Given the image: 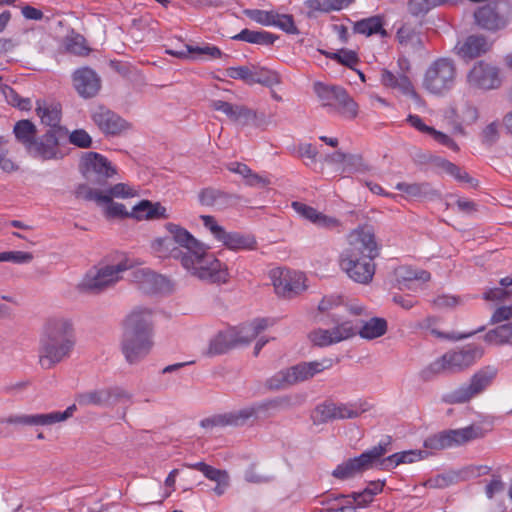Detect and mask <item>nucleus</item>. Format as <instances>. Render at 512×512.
<instances>
[{"instance_id": "nucleus-1", "label": "nucleus", "mask_w": 512, "mask_h": 512, "mask_svg": "<svg viewBox=\"0 0 512 512\" xmlns=\"http://www.w3.org/2000/svg\"><path fill=\"white\" fill-rule=\"evenodd\" d=\"M379 250L373 228L359 227L348 237V247L340 255V267L355 282L367 284L375 274L373 260L379 256Z\"/></svg>"}, {"instance_id": "nucleus-2", "label": "nucleus", "mask_w": 512, "mask_h": 512, "mask_svg": "<svg viewBox=\"0 0 512 512\" xmlns=\"http://www.w3.org/2000/svg\"><path fill=\"white\" fill-rule=\"evenodd\" d=\"M75 345L76 333L70 319H47L39 339V364L47 370L53 368L71 356Z\"/></svg>"}, {"instance_id": "nucleus-3", "label": "nucleus", "mask_w": 512, "mask_h": 512, "mask_svg": "<svg viewBox=\"0 0 512 512\" xmlns=\"http://www.w3.org/2000/svg\"><path fill=\"white\" fill-rule=\"evenodd\" d=\"M152 311L135 308L123 322L121 350L129 364L143 360L153 347Z\"/></svg>"}, {"instance_id": "nucleus-4", "label": "nucleus", "mask_w": 512, "mask_h": 512, "mask_svg": "<svg viewBox=\"0 0 512 512\" xmlns=\"http://www.w3.org/2000/svg\"><path fill=\"white\" fill-rule=\"evenodd\" d=\"M291 399L288 396H279L273 399L256 402L251 406L240 410H235L223 414H216L201 420L200 425L203 428L239 427L245 425L251 419H265L273 415V411L289 408Z\"/></svg>"}, {"instance_id": "nucleus-5", "label": "nucleus", "mask_w": 512, "mask_h": 512, "mask_svg": "<svg viewBox=\"0 0 512 512\" xmlns=\"http://www.w3.org/2000/svg\"><path fill=\"white\" fill-rule=\"evenodd\" d=\"M209 247L201 245L193 253L186 252L182 256V266L200 280L213 284L226 283L229 279L228 268L214 254L208 252Z\"/></svg>"}, {"instance_id": "nucleus-6", "label": "nucleus", "mask_w": 512, "mask_h": 512, "mask_svg": "<svg viewBox=\"0 0 512 512\" xmlns=\"http://www.w3.org/2000/svg\"><path fill=\"white\" fill-rule=\"evenodd\" d=\"M482 354V349L474 344L466 345L459 350L449 351L424 368L420 376L424 381H431L441 373L460 372L471 366Z\"/></svg>"}, {"instance_id": "nucleus-7", "label": "nucleus", "mask_w": 512, "mask_h": 512, "mask_svg": "<svg viewBox=\"0 0 512 512\" xmlns=\"http://www.w3.org/2000/svg\"><path fill=\"white\" fill-rule=\"evenodd\" d=\"M332 359H323L321 361L300 362L294 366L282 369L267 379L266 387L269 390H282L293 386L299 382L311 379L316 374L331 368Z\"/></svg>"}, {"instance_id": "nucleus-8", "label": "nucleus", "mask_w": 512, "mask_h": 512, "mask_svg": "<svg viewBox=\"0 0 512 512\" xmlns=\"http://www.w3.org/2000/svg\"><path fill=\"white\" fill-rule=\"evenodd\" d=\"M392 450V438L386 436L378 445L363 452L357 457L350 458L342 464L338 465L332 475L340 480H346L354 477L358 473H362L371 469L378 463L380 458Z\"/></svg>"}, {"instance_id": "nucleus-9", "label": "nucleus", "mask_w": 512, "mask_h": 512, "mask_svg": "<svg viewBox=\"0 0 512 512\" xmlns=\"http://www.w3.org/2000/svg\"><path fill=\"white\" fill-rule=\"evenodd\" d=\"M314 91L329 112L338 113L344 118L354 119L358 114L357 103L349 96L345 88L317 82Z\"/></svg>"}, {"instance_id": "nucleus-10", "label": "nucleus", "mask_w": 512, "mask_h": 512, "mask_svg": "<svg viewBox=\"0 0 512 512\" xmlns=\"http://www.w3.org/2000/svg\"><path fill=\"white\" fill-rule=\"evenodd\" d=\"M477 26L489 32L505 29L512 21V2L495 0L477 8L474 12Z\"/></svg>"}, {"instance_id": "nucleus-11", "label": "nucleus", "mask_w": 512, "mask_h": 512, "mask_svg": "<svg viewBox=\"0 0 512 512\" xmlns=\"http://www.w3.org/2000/svg\"><path fill=\"white\" fill-rule=\"evenodd\" d=\"M483 436V429L479 425H470L460 429H447L428 436L424 440L423 447L430 455L433 451L460 446Z\"/></svg>"}, {"instance_id": "nucleus-12", "label": "nucleus", "mask_w": 512, "mask_h": 512, "mask_svg": "<svg viewBox=\"0 0 512 512\" xmlns=\"http://www.w3.org/2000/svg\"><path fill=\"white\" fill-rule=\"evenodd\" d=\"M456 74L457 70L453 60L439 58L427 69L423 87L432 94L442 95L453 88Z\"/></svg>"}, {"instance_id": "nucleus-13", "label": "nucleus", "mask_w": 512, "mask_h": 512, "mask_svg": "<svg viewBox=\"0 0 512 512\" xmlns=\"http://www.w3.org/2000/svg\"><path fill=\"white\" fill-rule=\"evenodd\" d=\"M79 166L84 178L92 185L103 186L116 174L111 162L97 152L84 153Z\"/></svg>"}, {"instance_id": "nucleus-14", "label": "nucleus", "mask_w": 512, "mask_h": 512, "mask_svg": "<svg viewBox=\"0 0 512 512\" xmlns=\"http://www.w3.org/2000/svg\"><path fill=\"white\" fill-rule=\"evenodd\" d=\"M132 268L131 262L126 259L117 265H108L99 269L95 273H87L78 288L82 292L93 294L100 293L106 287L118 281L119 273Z\"/></svg>"}, {"instance_id": "nucleus-15", "label": "nucleus", "mask_w": 512, "mask_h": 512, "mask_svg": "<svg viewBox=\"0 0 512 512\" xmlns=\"http://www.w3.org/2000/svg\"><path fill=\"white\" fill-rule=\"evenodd\" d=\"M496 376V370L492 367H485L477 371L467 385H463L446 396V401L452 404L465 403L474 396L482 393L492 384Z\"/></svg>"}, {"instance_id": "nucleus-16", "label": "nucleus", "mask_w": 512, "mask_h": 512, "mask_svg": "<svg viewBox=\"0 0 512 512\" xmlns=\"http://www.w3.org/2000/svg\"><path fill=\"white\" fill-rule=\"evenodd\" d=\"M467 82L471 87L480 90L498 89L502 84L500 69L492 63L479 60L468 72Z\"/></svg>"}, {"instance_id": "nucleus-17", "label": "nucleus", "mask_w": 512, "mask_h": 512, "mask_svg": "<svg viewBox=\"0 0 512 512\" xmlns=\"http://www.w3.org/2000/svg\"><path fill=\"white\" fill-rule=\"evenodd\" d=\"M332 322L336 324L332 329H316L310 333L311 341L320 347L329 346L356 335L357 327L351 321H340L336 315H332Z\"/></svg>"}, {"instance_id": "nucleus-18", "label": "nucleus", "mask_w": 512, "mask_h": 512, "mask_svg": "<svg viewBox=\"0 0 512 512\" xmlns=\"http://www.w3.org/2000/svg\"><path fill=\"white\" fill-rule=\"evenodd\" d=\"M275 291L285 298H293L306 290L305 275L302 272L289 269L272 271Z\"/></svg>"}, {"instance_id": "nucleus-19", "label": "nucleus", "mask_w": 512, "mask_h": 512, "mask_svg": "<svg viewBox=\"0 0 512 512\" xmlns=\"http://www.w3.org/2000/svg\"><path fill=\"white\" fill-rule=\"evenodd\" d=\"M68 136L67 129H48L41 137L37 138L30 155L42 160L62 158L59 150L61 140Z\"/></svg>"}, {"instance_id": "nucleus-20", "label": "nucleus", "mask_w": 512, "mask_h": 512, "mask_svg": "<svg viewBox=\"0 0 512 512\" xmlns=\"http://www.w3.org/2000/svg\"><path fill=\"white\" fill-rule=\"evenodd\" d=\"M502 321L508 322L497 326L485 334L484 340L487 343L494 345H512V305L499 307L493 313L491 317L492 323H500Z\"/></svg>"}, {"instance_id": "nucleus-21", "label": "nucleus", "mask_w": 512, "mask_h": 512, "mask_svg": "<svg viewBox=\"0 0 512 512\" xmlns=\"http://www.w3.org/2000/svg\"><path fill=\"white\" fill-rule=\"evenodd\" d=\"M76 410V404H72L63 412L54 411L47 414L10 415L9 417L3 419L2 422L23 426H47L69 419L73 416Z\"/></svg>"}, {"instance_id": "nucleus-22", "label": "nucleus", "mask_w": 512, "mask_h": 512, "mask_svg": "<svg viewBox=\"0 0 512 512\" xmlns=\"http://www.w3.org/2000/svg\"><path fill=\"white\" fill-rule=\"evenodd\" d=\"M77 198H82L87 201L111 202L113 197L128 198L134 196L133 189L124 183H117L110 187L106 192L93 189L86 184H80L75 191Z\"/></svg>"}, {"instance_id": "nucleus-23", "label": "nucleus", "mask_w": 512, "mask_h": 512, "mask_svg": "<svg viewBox=\"0 0 512 512\" xmlns=\"http://www.w3.org/2000/svg\"><path fill=\"white\" fill-rule=\"evenodd\" d=\"M91 118L94 124L106 135H118L128 128V123L112 110L104 107H96Z\"/></svg>"}, {"instance_id": "nucleus-24", "label": "nucleus", "mask_w": 512, "mask_h": 512, "mask_svg": "<svg viewBox=\"0 0 512 512\" xmlns=\"http://www.w3.org/2000/svg\"><path fill=\"white\" fill-rule=\"evenodd\" d=\"M72 78L75 90L85 99L95 97L101 88L100 77L89 67L77 69Z\"/></svg>"}, {"instance_id": "nucleus-25", "label": "nucleus", "mask_w": 512, "mask_h": 512, "mask_svg": "<svg viewBox=\"0 0 512 512\" xmlns=\"http://www.w3.org/2000/svg\"><path fill=\"white\" fill-rule=\"evenodd\" d=\"M491 45L483 35H470L460 40L454 47L455 53L463 60L468 61L488 52Z\"/></svg>"}, {"instance_id": "nucleus-26", "label": "nucleus", "mask_w": 512, "mask_h": 512, "mask_svg": "<svg viewBox=\"0 0 512 512\" xmlns=\"http://www.w3.org/2000/svg\"><path fill=\"white\" fill-rule=\"evenodd\" d=\"M130 278L138 284L139 290L147 294L161 291L167 283L165 277L149 268H136L131 271Z\"/></svg>"}, {"instance_id": "nucleus-27", "label": "nucleus", "mask_w": 512, "mask_h": 512, "mask_svg": "<svg viewBox=\"0 0 512 512\" xmlns=\"http://www.w3.org/2000/svg\"><path fill=\"white\" fill-rule=\"evenodd\" d=\"M292 207L298 214L311 221L318 227L334 230L341 226V223L337 218L327 216L304 203L295 201L292 203Z\"/></svg>"}, {"instance_id": "nucleus-28", "label": "nucleus", "mask_w": 512, "mask_h": 512, "mask_svg": "<svg viewBox=\"0 0 512 512\" xmlns=\"http://www.w3.org/2000/svg\"><path fill=\"white\" fill-rule=\"evenodd\" d=\"M429 456L426 450H408L394 453L386 458H380L378 464L382 470H391L400 464H409Z\"/></svg>"}, {"instance_id": "nucleus-29", "label": "nucleus", "mask_w": 512, "mask_h": 512, "mask_svg": "<svg viewBox=\"0 0 512 512\" xmlns=\"http://www.w3.org/2000/svg\"><path fill=\"white\" fill-rule=\"evenodd\" d=\"M13 133L17 142L23 145L27 153L30 154L37 140L35 124L28 119L19 120L14 125Z\"/></svg>"}, {"instance_id": "nucleus-30", "label": "nucleus", "mask_w": 512, "mask_h": 512, "mask_svg": "<svg viewBox=\"0 0 512 512\" xmlns=\"http://www.w3.org/2000/svg\"><path fill=\"white\" fill-rule=\"evenodd\" d=\"M165 227L168 233L173 237L175 243L185 249L184 252H189V254H191L196 249H201V245L203 243L198 241L185 228L174 223H167Z\"/></svg>"}, {"instance_id": "nucleus-31", "label": "nucleus", "mask_w": 512, "mask_h": 512, "mask_svg": "<svg viewBox=\"0 0 512 512\" xmlns=\"http://www.w3.org/2000/svg\"><path fill=\"white\" fill-rule=\"evenodd\" d=\"M357 327L356 334L361 338L372 340L383 336L387 332V321L384 318L373 317L368 321H360L355 324Z\"/></svg>"}, {"instance_id": "nucleus-32", "label": "nucleus", "mask_w": 512, "mask_h": 512, "mask_svg": "<svg viewBox=\"0 0 512 512\" xmlns=\"http://www.w3.org/2000/svg\"><path fill=\"white\" fill-rule=\"evenodd\" d=\"M166 208L163 207L160 203L153 204L149 200H142L137 205H135L130 212L131 218H135L137 220L141 219H159V218H167Z\"/></svg>"}, {"instance_id": "nucleus-33", "label": "nucleus", "mask_w": 512, "mask_h": 512, "mask_svg": "<svg viewBox=\"0 0 512 512\" xmlns=\"http://www.w3.org/2000/svg\"><path fill=\"white\" fill-rule=\"evenodd\" d=\"M233 199V195L214 188H205L199 193V201L202 205L217 209L226 208L233 202Z\"/></svg>"}, {"instance_id": "nucleus-34", "label": "nucleus", "mask_w": 512, "mask_h": 512, "mask_svg": "<svg viewBox=\"0 0 512 512\" xmlns=\"http://www.w3.org/2000/svg\"><path fill=\"white\" fill-rule=\"evenodd\" d=\"M220 242L231 250H253L257 245L254 236L240 232H225Z\"/></svg>"}, {"instance_id": "nucleus-35", "label": "nucleus", "mask_w": 512, "mask_h": 512, "mask_svg": "<svg viewBox=\"0 0 512 512\" xmlns=\"http://www.w3.org/2000/svg\"><path fill=\"white\" fill-rule=\"evenodd\" d=\"M152 249L160 258L179 259L181 263L182 256L186 253L183 249L176 246V243L170 234L153 241Z\"/></svg>"}, {"instance_id": "nucleus-36", "label": "nucleus", "mask_w": 512, "mask_h": 512, "mask_svg": "<svg viewBox=\"0 0 512 512\" xmlns=\"http://www.w3.org/2000/svg\"><path fill=\"white\" fill-rule=\"evenodd\" d=\"M278 38V35L268 31H255L247 28L232 37L233 40L265 46H272Z\"/></svg>"}, {"instance_id": "nucleus-37", "label": "nucleus", "mask_w": 512, "mask_h": 512, "mask_svg": "<svg viewBox=\"0 0 512 512\" xmlns=\"http://www.w3.org/2000/svg\"><path fill=\"white\" fill-rule=\"evenodd\" d=\"M36 114L43 124L49 126V129H66L60 125L61 106L59 104L41 105L40 101H37Z\"/></svg>"}, {"instance_id": "nucleus-38", "label": "nucleus", "mask_w": 512, "mask_h": 512, "mask_svg": "<svg viewBox=\"0 0 512 512\" xmlns=\"http://www.w3.org/2000/svg\"><path fill=\"white\" fill-rule=\"evenodd\" d=\"M353 32L366 36L379 34L381 37H386L388 35L387 31L383 28V18L379 15L371 16L355 22L353 25Z\"/></svg>"}, {"instance_id": "nucleus-39", "label": "nucleus", "mask_w": 512, "mask_h": 512, "mask_svg": "<svg viewBox=\"0 0 512 512\" xmlns=\"http://www.w3.org/2000/svg\"><path fill=\"white\" fill-rule=\"evenodd\" d=\"M396 189L405 193L408 197L417 198V199H433L436 196H439L436 190L432 188V186L427 183H398Z\"/></svg>"}, {"instance_id": "nucleus-40", "label": "nucleus", "mask_w": 512, "mask_h": 512, "mask_svg": "<svg viewBox=\"0 0 512 512\" xmlns=\"http://www.w3.org/2000/svg\"><path fill=\"white\" fill-rule=\"evenodd\" d=\"M230 121L242 126H260L264 122V114H261L259 117L255 110L245 105L235 104Z\"/></svg>"}, {"instance_id": "nucleus-41", "label": "nucleus", "mask_w": 512, "mask_h": 512, "mask_svg": "<svg viewBox=\"0 0 512 512\" xmlns=\"http://www.w3.org/2000/svg\"><path fill=\"white\" fill-rule=\"evenodd\" d=\"M236 335L230 330L226 332H219L213 339H211L208 348V354L221 355L228 350L237 346Z\"/></svg>"}, {"instance_id": "nucleus-42", "label": "nucleus", "mask_w": 512, "mask_h": 512, "mask_svg": "<svg viewBox=\"0 0 512 512\" xmlns=\"http://www.w3.org/2000/svg\"><path fill=\"white\" fill-rule=\"evenodd\" d=\"M381 83L386 87L398 89L404 94L414 93L409 77L404 74L396 76L391 71L383 69L381 72Z\"/></svg>"}, {"instance_id": "nucleus-43", "label": "nucleus", "mask_w": 512, "mask_h": 512, "mask_svg": "<svg viewBox=\"0 0 512 512\" xmlns=\"http://www.w3.org/2000/svg\"><path fill=\"white\" fill-rule=\"evenodd\" d=\"M108 396L106 388H103L79 393L76 395L75 400L80 406L109 407Z\"/></svg>"}, {"instance_id": "nucleus-44", "label": "nucleus", "mask_w": 512, "mask_h": 512, "mask_svg": "<svg viewBox=\"0 0 512 512\" xmlns=\"http://www.w3.org/2000/svg\"><path fill=\"white\" fill-rule=\"evenodd\" d=\"M311 419L315 425H320L336 420V402L326 400L318 404L311 413Z\"/></svg>"}, {"instance_id": "nucleus-45", "label": "nucleus", "mask_w": 512, "mask_h": 512, "mask_svg": "<svg viewBox=\"0 0 512 512\" xmlns=\"http://www.w3.org/2000/svg\"><path fill=\"white\" fill-rule=\"evenodd\" d=\"M436 164L437 166L441 167L446 173L453 176L457 181L468 183L472 188L478 187V180L471 177L466 171L462 170V168H460L456 164L441 158L437 159Z\"/></svg>"}, {"instance_id": "nucleus-46", "label": "nucleus", "mask_w": 512, "mask_h": 512, "mask_svg": "<svg viewBox=\"0 0 512 512\" xmlns=\"http://www.w3.org/2000/svg\"><path fill=\"white\" fill-rule=\"evenodd\" d=\"M384 485V481H372L363 491L353 492L351 497L358 506L365 507L373 501L375 495L382 492Z\"/></svg>"}, {"instance_id": "nucleus-47", "label": "nucleus", "mask_w": 512, "mask_h": 512, "mask_svg": "<svg viewBox=\"0 0 512 512\" xmlns=\"http://www.w3.org/2000/svg\"><path fill=\"white\" fill-rule=\"evenodd\" d=\"M320 52L327 58L335 60L338 64L348 67L352 70H356L355 66L360 62L357 53L353 50L342 48L337 52H326L323 50H320Z\"/></svg>"}, {"instance_id": "nucleus-48", "label": "nucleus", "mask_w": 512, "mask_h": 512, "mask_svg": "<svg viewBox=\"0 0 512 512\" xmlns=\"http://www.w3.org/2000/svg\"><path fill=\"white\" fill-rule=\"evenodd\" d=\"M252 78L255 84H261L266 87H272L280 83V77L277 72L252 64Z\"/></svg>"}, {"instance_id": "nucleus-49", "label": "nucleus", "mask_w": 512, "mask_h": 512, "mask_svg": "<svg viewBox=\"0 0 512 512\" xmlns=\"http://www.w3.org/2000/svg\"><path fill=\"white\" fill-rule=\"evenodd\" d=\"M501 287L491 288L484 293V299L488 301L504 300L512 297V275L500 280Z\"/></svg>"}, {"instance_id": "nucleus-50", "label": "nucleus", "mask_w": 512, "mask_h": 512, "mask_svg": "<svg viewBox=\"0 0 512 512\" xmlns=\"http://www.w3.org/2000/svg\"><path fill=\"white\" fill-rule=\"evenodd\" d=\"M365 411L359 402L336 403V420L355 419Z\"/></svg>"}, {"instance_id": "nucleus-51", "label": "nucleus", "mask_w": 512, "mask_h": 512, "mask_svg": "<svg viewBox=\"0 0 512 512\" xmlns=\"http://www.w3.org/2000/svg\"><path fill=\"white\" fill-rule=\"evenodd\" d=\"M65 48L68 52L78 55L86 56L90 52V48L86 44V39L81 34H73L66 38Z\"/></svg>"}, {"instance_id": "nucleus-52", "label": "nucleus", "mask_w": 512, "mask_h": 512, "mask_svg": "<svg viewBox=\"0 0 512 512\" xmlns=\"http://www.w3.org/2000/svg\"><path fill=\"white\" fill-rule=\"evenodd\" d=\"M243 13L250 20L263 26H272L274 17H277V11L275 10L245 9Z\"/></svg>"}, {"instance_id": "nucleus-53", "label": "nucleus", "mask_w": 512, "mask_h": 512, "mask_svg": "<svg viewBox=\"0 0 512 512\" xmlns=\"http://www.w3.org/2000/svg\"><path fill=\"white\" fill-rule=\"evenodd\" d=\"M227 77L242 80L247 85H254L255 80L252 78V64L238 67H229L225 70Z\"/></svg>"}, {"instance_id": "nucleus-54", "label": "nucleus", "mask_w": 512, "mask_h": 512, "mask_svg": "<svg viewBox=\"0 0 512 512\" xmlns=\"http://www.w3.org/2000/svg\"><path fill=\"white\" fill-rule=\"evenodd\" d=\"M272 26L279 28L287 34L298 35L300 33L295 24L294 17L291 14H281L277 12V17H274Z\"/></svg>"}, {"instance_id": "nucleus-55", "label": "nucleus", "mask_w": 512, "mask_h": 512, "mask_svg": "<svg viewBox=\"0 0 512 512\" xmlns=\"http://www.w3.org/2000/svg\"><path fill=\"white\" fill-rule=\"evenodd\" d=\"M4 95L7 102L23 111H29L32 108V101L30 98L21 97L13 88L8 87L4 90Z\"/></svg>"}, {"instance_id": "nucleus-56", "label": "nucleus", "mask_w": 512, "mask_h": 512, "mask_svg": "<svg viewBox=\"0 0 512 512\" xmlns=\"http://www.w3.org/2000/svg\"><path fill=\"white\" fill-rule=\"evenodd\" d=\"M34 256L31 252L24 251H6L0 253L1 262H12L15 264L30 263Z\"/></svg>"}, {"instance_id": "nucleus-57", "label": "nucleus", "mask_w": 512, "mask_h": 512, "mask_svg": "<svg viewBox=\"0 0 512 512\" xmlns=\"http://www.w3.org/2000/svg\"><path fill=\"white\" fill-rule=\"evenodd\" d=\"M106 391L108 392V405L109 407H112L116 405L117 403L121 402H130L132 399V395L126 391L125 389L114 386L106 388Z\"/></svg>"}, {"instance_id": "nucleus-58", "label": "nucleus", "mask_w": 512, "mask_h": 512, "mask_svg": "<svg viewBox=\"0 0 512 512\" xmlns=\"http://www.w3.org/2000/svg\"><path fill=\"white\" fill-rule=\"evenodd\" d=\"M397 39L400 44L421 43L420 35L409 25H402L397 31Z\"/></svg>"}, {"instance_id": "nucleus-59", "label": "nucleus", "mask_w": 512, "mask_h": 512, "mask_svg": "<svg viewBox=\"0 0 512 512\" xmlns=\"http://www.w3.org/2000/svg\"><path fill=\"white\" fill-rule=\"evenodd\" d=\"M435 7L434 0H410L408 3L409 12L414 16L425 15Z\"/></svg>"}, {"instance_id": "nucleus-60", "label": "nucleus", "mask_w": 512, "mask_h": 512, "mask_svg": "<svg viewBox=\"0 0 512 512\" xmlns=\"http://www.w3.org/2000/svg\"><path fill=\"white\" fill-rule=\"evenodd\" d=\"M69 141L79 148H89L92 138L84 129H76L69 135Z\"/></svg>"}, {"instance_id": "nucleus-61", "label": "nucleus", "mask_w": 512, "mask_h": 512, "mask_svg": "<svg viewBox=\"0 0 512 512\" xmlns=\"http://www.w3.org/2000/svg\"><path fill=\"white\" fill-rule=\"evenodd\" d=\"M244 478L247 482L255 484L269 483L274 479L271 475L258 473L254 464L250 465L245 471Z\"/></svg>"}, {"instance_id": "nucleus-62", "label": "nucleus", "mask_w": 512, "mask_h": 512, "mask_svg": "<svg viewBox=\"0 0 512 512\" xmlns=\"http://www.w3.org/2000/svg\"><path fill=\"white\" fill-rule=\"evenodd\" d=\"M107 204L106 207V215L110 218H129L131 217L130 212L126 210L125 205L121 203L114 202L111 200V202H104Z\"/></svg>"}, {"instance_id": "nucleus-63", "label": "nucleus", "mask_w": 512, "mask_h": 512, "mask_svg": "<svg viewBox=\"0 0 512 512\" xmlns=\"http://www.w3.org/2000/svg\"><path fill=\"white\" fill-rule=\"evenodd\" d=\"M269 326V320L267 318H258L253 322L248 323V336L246 341H252L255 339L263 330Z\"/></svg>"}, {"instance_id": "nucleus-64", "label": "nucleus", "mask_w": 512, "mask_h": 512, "mask_svg": "<svg viewBox=\"0 0 512 512\" xmlns=\"http://www.w3.org/2000/svg\"><path fill=\"white\" fill-rule=\"evenodd\" d=\"M201 220L203 221V225L213 234V236L220 241V238L226 232L225 229L218 225L215 218L210 215H201Z\"/></svg>"}]
</instances>
